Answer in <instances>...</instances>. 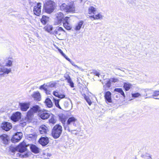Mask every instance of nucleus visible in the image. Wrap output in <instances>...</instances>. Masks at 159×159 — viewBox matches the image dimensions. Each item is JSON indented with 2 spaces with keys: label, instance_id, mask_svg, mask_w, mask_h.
Returning <instances> with one entry per match:
<instances>
[{
  "label": "nucleus",
  "instance_id": "43",
  "mask_svg": "<svg viewBox=\"0 0 159 159\" xmlns=\"http://www.w3.org/2000/svg\"><path fill=\"white\" fill-rule=\"evenodd\" d=\"M45 86H46V85H45L44 84L41 85L40 87V89H43L46 92H47V91H48V89L47 88H46V87H45Z\"/></svg>",
  "mask_w": 159,
  "mask_h": 159
},
{
  "label": "nucleus",
  "instance_id": "21",
  "mask_svg": "<svg viewBox=\"0 0 159 159\" xmlns=\"http://www.w3.org/2000/svg\"><path fill=\"white\" fill-rule=\"evenodd\" d=\"M30 149L31 151L34 153H38L39 152V148L35 145H31Z\"/></svg>",
  "mask_w": 159,
  "mask_h": 159
},
{
  "label": "nucleus",
  "instance_id": "30",
  "mask_svg": "<svg viewBox=\"0 0 159 159\" xmlns=\"http://www.w3.org/2000/svg\"><path fill=\"white\" fill-rule=\"evenodd\" d=\"M52 25L48 24L47 25L43 28L44 30L48 32H50L52 30Z\"/></svg>",
  "mask_w": 159,
  "mask_h": 159
},
{
  "label": "nucleus",
  "instance_id": "29",
  "mask_svg": "<svg viewBox=\"0 0 159 159\" xmlns=\"http://www.w3.org/2000/svg\"><path fill=\"white\" fill-rule=\"evenodd\" d=\"M65 79L67 80V83L70 84V85L71 87H74V83L72 81V80L70 76H68L66 77Z\"/></svg>",
  "mask_w": 159,
  "mask_h": 159
},
{
  "label": "nucleus",
  "instance_id": "12",
  "mask_svg": "<svg viewBox=\"0 0 159 159\" xmlns=\"http://www.w3.org/2000/svg\"><path fill=\"white\" fill-rule=\"evenodd\" d=\"M0 139L5 145L8 144L9 141V136L6 134H3L0 135Z\"/></svg>",
  "mask_w": 159,
  "mask_h": 159
},
{
  "label": "nucleus",
  "instance_id": "4",
  "mask_svg": "<svg viewBox=\"0 0 159 159\" xmlns=\"http://www.w3.org/2000/svg\"><path fill=\"white\" fill-rule=\"evenodd\" d=\"M62 131V127L60 124L55 125L52 130V136L54 139L58 138L61 134Z\"/></svg>",
  "mask_w": 159,
  "mask_h": 159
},
{
  "label": "nucleus",
  "instance_id": "32",
  "mask_svg": "<svg viewBox=\"0 0 159 159\" xmlns=\"http://www.w3.org/2000/svg\"><path fill=\"white\" fill-rule=\"evenodd\" d=\"M89 17L91 18H93L94 19V20H98L99 19H101L102 18V16L101 14L100 13H98L96 15H92L89 16Z\"/></svg>",
  "mask_w": 159,
  "mask_h": 159
},
{
  "label": "nucleus",
  "instance_id": "16",
  "mask_svg": "<svg viewBox=\"0 0 159 159\" xmlns=\"http://www.w3.org/2000/svg\"><path fill=\"white\" fill-rule=\"evenodd\" d=\"M77 123V119L74 116L70 117L68 119L67 121V125H69L73 124L74 126H76V123Z\"/></svg>",
  "mask_w": 159,
  "mask_h": 159
},
{
  "label": "nucleus",
  "instance_id": "1",
  "mask_svg": "<svg viewBox=\"0 0 159 159\" xmlns=\"http://www.w3.org/2000/svg\"><path fill=\"white\" fill-rule=\"evenodd\" d=\"M39 107L35 105L31 107L27 112L25 118L29 121H30L34 119V114L38 112V116L43 120L48 119L50 116V113L47 110L43 109L39 110Z\"/></svg>",
  "mask_w": 159,
  "mask_h": 159
},
{
  "label": "nucleus",
  "instance_id": "2",
  "mask_svg": "<svg viewBox=\"0 0 159 159\" xmlns=\"http://www.w3.org/2000/svg\"><path fill=\"white\" fill-rule=\"evenodd\" d=\"M55 20L56 24H61L62 22L64 28L67 30H70L71 26L69 22L70 17L66 16L61 12H59L55 15Z\"/></svg>",
  "mask_w": 159,
  "mask_h": 159
},
{
  "label": "nucleus",
  "instance_id": "42",
  "mask_svg": "<svg viewBox=\"0 0 159 159\" xmlns=\"http://www.w3.org/2000/svg\"><path fill=\"white\" fill-rule=\"evenodd\" d=\"M109 80H111V82L112 83H116L118 81L117 79L114 78H111Z\"/></svg>",
  "mask_w": 159,
  "mask_h": 159
},
{
  "label": "nucleus",
  "instance_id": "48",
  "mask_svg": "<svg viewBox=\"0 0 159 159\" xmlns=\"http://www.w3.org/2000/svg\"><path fill=\"white\" fill-rule=\"evenodd\" d=\"M46 93L47 94H50V91H49V90H48V91H47V92H46Z\"/></svg>",
  "mask_w": 159,
  "mask_h": 159
},
{
  "label": "nucleus",
  "instance_id": "24",
  "mask_svg": "<svg viewBox=\"0 0 159 159\" xmlns=\"http://www.w3.org/2000/svg\"><path fill=\"white\" fill-rule=\"evenodd\" d=\"M11 71L10 69H5L0 66V75L2 74V73L4 74H8Z\"/></svg>",
  "mask_w": 159,
  "mask_h": 159
},
{
  "label": "nucleus",
  "instance_id": "3",
  "mask_svg": "<svg viewBox=\"0 0 159 159\" xmlns=\"http://www.w3.org/2000/svg\"><path fill=\"white\" fill-rule=\"evenodd\" d=\"M56 7L55 2L51 0L46 1L43 4V10L48 14H50L54 11Z\"/></svg>",
  "mask_w": 159,
  "mask_h": 159
},
{
  "label": "nucleus",
  "instance_id": "5",
  "mask_svg": "<svg viewBox=\"0 0 159 159\" xmlns=\"http://www.w3.org/2000/svg\"><path fill=\"white\" fill-rule=\"evenodd\" d=\"M60 9L61 11L67 13H74L75 11V8L73 3L67 5L63 3L60 6Z\"/></svg>",
  "mask_w": 159,
  "mask_h": 159
},
{
  "label": "nucleus",
  "instance_id": "25",
  "mask_svg": "<svg viewBox=\"0 0 159 159\" xmlns=\"http://www.w3.org/2000/svg\"><path fill=\"white\" fill-rule=\"evenodd\" d=\"M46 106L48 108H51L53 106L52 101L49 98H47L45 102Z\"/></svg>",
  "mask_w": 159,
  "mask_h": 159
},
{
  "label": "nucleus",
  "instance_id": "45",
  "mask_svg": "<svg viewBox=\"0 0 159 159\" xmlns=\"http://www.w3.org/2000/svg\"><path fill=\"white\" fill-rule=\"evenodd\" d=\"M12 64V62L11 61V60H8V61L7 63L6 64V66H11Z\"/></svg>",
  "mask_w": 159,
  "mask_h": 159
},
{
  "label": "nucleus",
  "instance_id": "10",
  "mask_svg": "<svg viewBox=\"0 0 159 159\" xmlns=\"http://www.w3.org/2000/svg\"><path fill=\"white\" fill-rule=\"evenodd\" d=\"M104 96L106 103H111L112 102L111 93L110 91H106L104 93Z\"/></svg>",
  "mask_w": 159,
  "mask_h": 159
},
{
  "label": "nucleus",
  "instance_id": "46",
  "mask_svg": "<svg viewBox=\"0 0 159 159\" xmlns=\"http://www.w3.org/2000/svg\"><path fill=\"white\" fill-rule=\"evenodd\" d=\"M145 159H151V156L148 154H147L145 157Z\"/></svg>",
  "mask_w": 159,
  "mask_h": 159
},
{
  "label": "nucleus",
  "instance_id": "31",
  "mask_svg": "<svg viewBox=\"0 0 159 159\" xmlns=\"http://www.w3.org/2000/svg\"><path fill=\"white\" fill-rule=\"evenodd\" d=\"M96 10V8L93 6H91L88 9V13L89 14H95Z\"/></svg>",
  "mask_w": 159,
  "mask_h": 159
},
{
  "label": "nucleus",
  "instance_id": "14",
  "mask_svg": "<svg viewBox=\"0 0 159 159\" xmlns=\"http://www.w3.org/2000/svg\"><path fill=\"white\" fill-rule=\"evenodd\" d=\"M1 128L5 131H9L12 128V125L11 123L6 122H3L1 126Z\"/></svg>",
  "mask_w": 159,
  "mask_h": 159
},
{
  "label": "nucleus",
  "instance_id": "39",
  "mask_svg": "<svg viewBox=\"0 0 159 159\" xmlns=\"http://www.w3.org/2000/svg\"><path fill=\"white\" fill-rule=\"evenodd\" d=\"M57 83L56 82H51L49 83V86L51 87H55L57 85Z\"/></svg>",
  "mask_w": 159,
  "mask_h": 159
},
{
  "label": "nucleus",
  "instance_id": "36",
  "mask_svg": "<svg viewBox=\"0 0 159 159\" xmlns=\"http://www.w3.org/2000/svg\"><path fill=\"white\" fill-rule=\"evenodd\" d=\"M9 149L10 151L12 152H14L16 151L18 152V148H17V146L16 147H14L13 146H10Z\"/></svg>",
  "mask_w": 159,
  "mask_h": 159
},
{
  "label": "nucleus",
  "instance_id": "15",
  "mask_svg": "<svg viewBox=\"0 0 159 159\" xmlns=\"http://www.w3.org/2000/svg\"><path fill=\"white\" fill-rule=\"evenodd\" d=\"M30 105L29 102L20 103L19 104L21 110L23 111H27L30 107Z\"/></svg>",
  "mask_w": 159,
  "mask_h": 159
},
{
  "label": "nucleus",
  "instance_id": "8",
  "mask_svg": "<svg viewBox=\"0 0 159 159\" xmlns=\"http://www.w3.org/2000/svg\"><path fill=\"white\" fill-rule=\"evenodd\" d=\"M23 134L22 132H17L12 136L11 140L13 143L19 142L22 139Z\"/></svg>",
  "mask_w": 159,
  "mask_h": 159
},
{
  "label": "nucleus",
  "instance_id": "18",
  "mask_svg": "<svg viewBox=\"0 0 159 159\" xmlns=\"http://www.w3.org/2000/svg\"><path fill=\"white\" fill-rule=\"evenodd\" d=\"M58 116L60 120L63 124H65L67 119L66 116L63 114H59Z\"/></svg>",
  "mask_w": 159,
  "mask_h": 159
},
{
  "label": "nucleus",
  "instance_id": "7",
  "mask_svg": "<svg viewBox=\"0 0 159 159\" xmlns=\"http://www.w3.org/2000/svg\"><path fill=\"white\" fill-rule=\"evenodd\" d=\"M28 146L25 141H23L17 146L18 152L20 153L25 152L27 151Z\"/></svg>",
  "mask_w": 159,
  "mask_h": 159
},
{
  "label": "nucleus",
  "instance_id": "19",
  "mask_svg": "<svg viewBox=\"0 0 159 159\" xmlns=\"http://www.w3.org/2000/svg\"><path fill=\"white\" fill-rule=\"evenodd\" d=\"M49 17L45 15H43L40 19V22L43 25H45L49 21Z\"/></svg>",
  "mask_w": 159,
  "mask_h": 159
},
{
  "label": "nucleus",
  "instance_id": "9",
  "mask_svg": "<svg viewBox=\"0 0 159 159\" xmlns=\"http://www.w3.org/2000/svg\"><path fill=\"white\" fill-rule=\"evenodd\" d=\"M21 115V114L20 112H16L12 114L10 117V119L14 122H16L20 119Z\"/></svg>",
  "mask_w": 159,
  "mask_h": 159
},
{
  "label": "nucleus",
  "instance_id": "22",
  "mask_svg": "<svg viewBox=\"0 0 159 159\" xmlns=\"http://www.w3.org/2000/svg\"><path fill=\"white\" fill-rule=\"evenodd\" d=\"M123 88L125 91L129 90L132 87V85L129 83L125 82L123 84Z\"/></svg>",
  "mask_w": 159,
  "mask_h": 159
},
{
  "label": "nucleus",
  "instance_id": "26",
  "mask_svg": "<svg viewBox=\"0 0 159 159\" xmlns=\"http://www.w3.org/2000/svg\"><path fill=\"white\" fill-rule=\"evenodd\" d=\"M30 152H27L24 154H21L20 153H17V157L20 158H28L29 157L30 154Z\"/></svg>",
  "mask_w": 159,
  "mask_h": 159
},
{
  "label": "nucleus",
  "instance_id": "44",
  "mask_svg": "<svg viewBox=\"0 0 159 159\" xmlns=\"http://www.w3.org/2000/svg\"><path fill=\"white\" fill-rule=\"evenodd\" d=\"M93 73L94 75L97 76L98 77H99L100 75L99 73L96 70H93Z\"/></svg>",
  "mask_w": 159,
  "mask_h": 159
},
{
  "label": "nucleus",
  "instance_id": "28",
  "mask_svg": "<svg viewBox=\"0 0 159 159\" xmlns=\"http://www.w3.org/2000/svg\"><path fill=\"white\" fill-rule=\"evenodd\" d=\"M114 91L120 93L123 97L124 98H125V93L122 88H115L114 89Z\"/></svg>",
  "mask_w": 159,
  "mask_h": 159
},
{
  "label": "nucleus",
  "instance_id": "17",
  "mask_svg": "<svg viewBox=\"0 0 159 159\" xmlns=\"http://www.w3.org/2000/svg\"><path fill=\"white\" fill-rule=\"evenodd\" d=\"M32 97L36 101H39L41 99V96L39 92H34L32 95Z\"/></svg>",
  "mask_w": 159,
  "mask_h": 159
},
{
  "label": "nucleus",
  "instance_id": "34",
  "mask_svg": "<svg viewBox=\"0 0 159 159\" xmlns=\"http://www.w3.org/2000/svg\"><path fill=\"white\" fill-rule=\"evenodd\" d=\"M57 48V49L58 51H59L60 53L61 54V55L63 57H64L66 60H67V61L70 62V59L68 58L66 56V55L59 48Z\"/></svg>",
  "mask_w": 159,
  "mask_h": 159
},
{
  "label": "nucleus",
  "instance_id": "41",
  "mask_svg": "<svg viewBox=\"0 0 159 159\" xmlns=\"http://www.w3.org/2000/svg\"><path fill=\"white\" fill-rule=\"evenodd\" d=\"M159 95V90H155L154 91L152 94L153 97H156Z\"/></svg>",
  "mask_w": 159,
  "mask_h": 159
},
{
  "label": "nucleus",
  "instance_id": "37",
  "mask_svg": "<svg viewBox=\"0 0 159 159\" xmlns=\"http://www.w3.org/2000/svg\"><path fill=\"white\" fill-rule=\"evenodd\" d=\"M83 22L82 21H80L75 26V30H80L83 24Z\"/></svg>",
  "mask_w": 159,
  "mask_h": 159
},
{
  "label": "nucleus",
  "instance_id": "35",
  "mask_svg": "<svg viewBox=\"0 0 159 159\" xmlns=\"http://www.w3.org/2000/svg\"><path fill=\"white\" fill-rule=\"evenodd\" d=\"M53 101L56 106L59 109H61V108L59 104L60 99H57L54 98H53Z\"/></svg>",
  "mask_w": 159,
  "mask_h": 159
},
{
  "label": "nucleus",
  "instance_id": "11",
  "mask_svg": "<svg viewBox=\"0 0 159 159\" xmlns=\"http://www.w3.org/2000/svg\"><path fill=\"white\" fill-rule=\"evenodd\" d=\"M49 127L45 125H42L39 128V131L40 134H46L49 131Z\"/></svg>",
  "mask_w": 159,
  "mask_h": 159
},
{
  "label": "nucleus",
  "instance_id": "47",
  "mask_svg": "<svg viewBox=\"0 0 159 159\" xmlns=\"http://www.w3.org/2000/svg\"><path fill=\"white\" fill-rule=\"evenodd\" d=\"M26 125V122H21L20 123V125L21 126L23 127Z\"/></svg>",
  "mask_w": 159,
  "mask_h": 159
},
{
  "label": "nucleus",
  "instance_id": "6",
  "mask_svg": "<svg viewBox=\"0 0 159 159\" xmlns=\"http://www.w3.org/2000/svg\"><path fill=\"white\" fill-rule=\"evenodd\" d=\"M42 4L41 2L37 3L33 8V13L34 15L37 16H39L41 14Z\"/></svg>",
  "mask_w": 159,
  "mask_h": 159
},
{
  "label": "nucleus",
  "instance_id": "23",
  "mask_svg": "<svg viewBox=\"0 0 159 159\" xmlns=\"http://www.w3.org/2000/svg\"><path fill=\"white\" fill-rule=\"evenodd\" d=\"M53 95L56 97H57L60 99H63L65 98V94H59L58 91H54L53 92Z\"/></svg>",
  "mask_w": 159,
  "mask_h": 159
},
{
  "label": "nucleus",
  "instance_id": "13",
  "mask_svg": "<svg viewBox=\"0 0 159 159\" xmlns=\"http://www.w3.org/2000/svg\"><path fill=\"white\" fill-rule=\"evenodd\" d=\"M39 142L42 146H45L49 142V138L47 137H41L39 140Z\"/></svg>",
  "mask_w": 159,
  "mask_h": 159
},
{
  "label": "nucleus",
  "instance_id": "38",
  "mask_svg": "<svg viewBox=\"0 0 159 159\" xmlns=\"http://www.w3.org/2000/svg\"><path fill=\"white\" fill-rule=\"evenodd\" d=\"M83 95L84 99L86 100V102H87L88 104L89 105H91V104H92V102H91L90 99L89 98V97L87 96L85 94H84Z\"/></svg>",
  "mask_w": 159,
  "mask_h": 159
},
{
  "label": "nucleus",
  "instance_id": "27",
  "mask_svg": "<svg viewBox=\"0 0 159 159\" xmlns=\"http://www.w3.org/2000/svg\"><path fill=\"white\" fill-rule=\"evenodd\" d=\"M111 80H108L107 81V83L103 85L104 90L106 91L107 90V89H109L111 87Z\"/></svg>",
  "mask_w": 159,
  "mask_h": 159
},
{
  "label": "nucleus",
  "instance_id": "33",
  "mask_svg": "<svg viewBox=\"0 0 159 159\" xmlns=\"http://www.w3.org/2000/svg\"><path fill=\"white\" fill-rule=\"evenodd\" d=\"M56 122V120L55 116L53 115L48 120V122L49 124H52L53 125Z\"/></svg>",
  "mask_w": 159,
  "mask_h": 159
},
{
  "label": "nucleus",
  "instance_id": "20",
  "mask_svg": "<svg viewBox=\"0 0 159 159\" xmlns=\"http://www.w3.org/2000/svg\"><path fill=\"white\" fill-rule=\"evenodd\" d=\"M65 32V30L61 27H58L55 29L54 31V33L56 35H59L61 34V32Z\"/></svg>",
  "mask_w": 159,
  "mask_h": 159
},
{
  "label": "nucleus",
  "instance_id": "49",
  "mask_svg": "<svg viewBox=\"0 0 159 159\" xmlns=\"http://www.w3.org/2000/svg\"><path fill=\"white\" fill-rule=\"evenodd\" d=\"M156 99H159V98H156Z\"/></svg>",
  "mask_w": 159,
  "mask_h": 159
},
{
  "label": "nucleus",
  "instance_id": "40",
  "mask_svg": "<svg viewBox=\"0 0 159 159\" xmlns=\"http://www.w3.org/2000/svg\"><path fill=\"white\" fill-rule=\"evenodd\" d=\"M140 94L138 93L132 94V97L134 98L138 97L140 96Z\"/></svg>",
  "mask_w": 159,
  "mask_h": 159
}]
</instances>
